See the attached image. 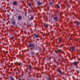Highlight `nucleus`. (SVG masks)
<instances>
[{"mask_svg": "<svg viewBox=\"0 0 80 80\" xmlns=\"http://www.w3.org/2000/svg\"><path fill=\"white\" fill-rule=\"evenodd\" d=\"M29 46L30 47V48H34V45L33 44H29Z\"/></svg>", "mask_w": 80, "mask_h": 80, "instance_id": "1", "label": "nucleus"}, {"mask_svg": "<svg viewBox=\"0 0 80 80\" xmlns=\"http://www.w3.org/2000/svg\"><path fill=\"white\" fill-rule=\"evenodd\" d=\"M58 52H60V53H62V51L61 49L59 50L58 51H57L56 52V53H58Z\"/></svg>", "mask_w": 80, "mask_h": 80, "instance_id": "2", "label": "nucleus"}, {"mask_svg": "<svg viewBox=\"0 0 80 80\" xmlns=\"http://www.w3.org/2000/svg\"><path fill=\"white\" fill-rule=\"evenodd\" d=\"M13 5H17V2L16 1H14L13 2Z\"/></svg>", "mask_w": 80, "mask_h": 80, "instance_id": "3", "label": "nucleus"}, {"mask_svg": "<svg viewBox=\"0 0 80 80\" xmlns=\"http://www.w3.org/2000/svg\"><path fill=\"white\" fill-rule=\"evenodd\" d=\"M37 3L38 5H42V3L40 2H37Z\"/></svg>", "mask_w": 80, "mask_h": 80, "instance_id": "4", "label": "nucleus"}, {"mask_svg": "<svg viewBox=\"0 0 80 80\" xmlns=\"http://www.w3.org/2000/svg\"><path fill=\"white\" fill-rule=\"evenodd\" d=\"M58 71L59 72V73H60V74H61V75H63V72H62V71L60 70H58Z\"/></svg>", "mask_w": 80, "mask_h": 80, "instance_id": "5", "label": "nucleus"}, {"mask_svg": "<svg viewBox=\"0 0 80 80\" xmlns=\"http://www.w3.org/2000/svg\"><path fill=\"white\" fill-rule=\"evenodd\" d=\"M44 26L45 27H48V25L47 24L44 23Z\"/></svg>", "mask_w": 80, "mask_h": 80, "instance_id": "6", "label": "nucleus"}, {"mask_svg": "<svg viewBox=\"0 0 80 80\" xmlns=\"http://www.w3.org/2000/svg\"><path fill=\"white\" fill-rule=\"evenodd\" d=\"M16 65H20V63H19V62H16Z\"/></svg>", "mask_w": 80, "mask_h": 80, "instance_id": "7", "label": "nucleus"}, {"mask_svg": "<svg viewBox=\"0 0 80 80\" xmlns=\"http://www.w3.org/2000/svg\"><path fill=\"white\" fill-rule=\"evenodd\" d=\"M59 42H62V38H60L59 39Z\"/></svg>", "mask_w": 80, "mask_h": 80, "instance_id": "8", "label": "nucleus"}, {"mask_svg": "<svg viewBox=\"0 0 80 80\" xmlns=\"http://www.w3.org/2000/svg\"><path fill=\"white\" fill-rule=\"evenodd\" d=\"M74 65H77L78 62H74Z\"/></svg>", "mask_w": 80, "mask_h": 80, "instance_id": "9", "label": "nucleus"}, {"mask_svg": "<svg viewBox=\"0 0 80 80\" xmlns=\"http://www.w3.org/2000/svg\"><path fill=\"white\" fill-rule=\"evenodd\" d=\"M12 25H15V22L12 21Z\"/></svg>", "mask_w": 80, "mask_h": 80, "instance_id": "10", "label": "nucleus"}, {"mask_svg": "<svg viewBox=\"0 0 80 80\" xmlns=\"http://www.w3.org/2000/svg\"><path fill=\"white\" fill-rule=\"evenodd\" d=\"M32 4L29 3V7H30V8H32V7L31 6H32Z\"/></svg>", "mask_w": 80, "mask_h": 80, "instance_id": "11", "label": "nucleus"}, {"mask_svg": "<svg viewBox=\"0 0 80 80\" xmlns=\"http://www.w3.org/2000/svg\"><path fill=\"white\" fill-rule=\"evenodd\" d=\"M54 20L55 21H57V17H56L54 18Z\"/></svg>", "mask_w": 80, "mask_h": 80, "instance_id": "12", "label": "nucleus"}, {"mask_svg": "<svg viewBox=\"0 0 80 80\" xmlns=\"http://www.w3.org/2000/svg\"><path fill=\"white\" fill-rule=\"evenodd\" d=\"M79 24L80 23L78 22H77V25H78H78H79Z\"/></svg>", "mask_w": 80, "mask_h": 80, "instance_id": "13", "label": "nucleus"}, {"mask_svg": "<svg viewBox=\"0 0 80 80\" xmlns=\"http://www.w3.org/2000/svg\"><path fill=\"white\" fill-rule=\"evenodd\" d=\"M18 19L19 20H20V15H19L18 16Z\"/></svg>", "mask_w": 80, "mask_h": 80, "instance_id": "14", "label": "nucleus"}, {"mask_svg": "<svg viewBox=\"0 0 80 80\" xmlns=\"http://www.w3.org/2000/svg\"><path fill=\"white\" fill-rule=\"evenodd\" d=\"M71 49H72V50L74 51V49H75V48H74V47H72V48H71Z\"/></svg>", "mask_w": 80, "mask_h": 80, "instance_id": "15", "label": "nucleus"}, {"mask_svg": "<svg viewBox=\"0 0 80 80\" xmlns=\"http://www.w3.org/2000/svg\"><path fill=\"white\" fill-rule=\"evenodd\" d=\"M29 67L30 68V70H32V66H31V65H29Z\"/></svg>", "mask_w": 80, "mask_h": 80, "instance_id": "16", "label": "nucleus"}, {"mask_svg": "<svg viewBox=\"0 0 80 80\" xmlns=\"http://www.w3.org/2000/svg\"><path fill=\"white\" fill-rule=\"evenodd\" d=\"M35 37L36 38H37L38 37V35H37V34L35 35Z\"/></svg>", "mask_w": 80, "mask_h": 80, "instance_id": "17", "label": "nucleus"}, {"mask_svg": "<svg viewBox=\"0 0 80 80\" xmlns=\"http://www.w3.org/2000/svg\"><path fill=\"white\" fill-rule=\"evenodd\" d=\"M31 54H32V55H34L35 54V52H32L31 53Z\"/></svg>", "mask_w": 80, "mask_h": 80, "instance_id": "18", "label": "nucleus"}, {"mask_svg": "<svg viewBox=\"0 0 80 80\" xmlns=\"http://www.w3.org/2000/svg\"><path fill=\"white\" fill-rule=\"evenodd\" d=\"M33 19V17L32 16V17H31V20H32Z\"/></svg>", "mask_w": 80, "mask_h": 80, "instance_id": "19", "label": "nucleus"}, {"mask_svg": "<svg viewBox=\"0 0 80 80\" xmlns=\"http://www.w3.org/2000/svg\"><path fill=\"white\" fill-rule=\"evenodd\" d=\"M57 7H58V8H60V6H58V5H57Z\"/></svg>", "mask_w": 80, "mask_h": 80, "instance_id": "20", "label": "nucleus"}, {"mask_svg": "<svg viewBox=\"0 0 80 80\" xmlns=\"http://www.w3.org/2000/svg\"><path fill=\"white\" fill-rule=\"evenodd\" d=\"M52 2H51V3H50V5H52Z\"/></svg>", "mask_w": 80, "mask_h": 80, "instance_id": "21", "label": "nucleus"}, {"mask_svg": "<svg viewBox=\"0 0 80 80\" xmlns=\"http://www.w3.org/2000/svg\"><path fill=\"white\" fill-rule=\"evenodd\" d=\"M12 40H13V39H14V38H13V37H12Z\"/></svg>", "mask_w": 80, "mask_h": 80, "instance_id": "22", "label": "nucleus"}, {"mask_svg": "<svg viewBox=\"0 0 80 80\" xmlns=\"http://www.w3.org/2000/svg\"><path fill=\"white\" fill-rule=\"evenodd\" d=\"M18 72H19V73H20V71H18Z\"/></svg>", "mask_w": 80, "mask_h": 80, "instance_id": "23", "label": "nucleus"}, {"mask_svg": "<svg viewBox=\"0 0 80 80\" xmlns=\"http://www.w3.org/2000/svg\"><path fill=\"white\" fill-rule=\"evenodd\" d=\"M48 80H51V79H50V78H48Z\"/></svg>", "mask_w": 80, "mask_h": 80, "instance_id": "24", "label": "nucleus"}, {"mask_svg": "<svg viewBox=\"0 0 80 80\" xmlns=\"http://www.w3.org/2000/svg\"><path fill=\"white\" fill-rule=\"evenodd\" d=\"M22 18V17H21V16L20 17V19H21Z\"/></svg>", "mask_w": 80, "mask_h": 80, "instance_id": "25", "label": "nucleus"}, {"mask_svg": "<svg viewBox=\"0 0 80 80\" xmlns=\"http://www.w3.org/2000/svg\"><path fill=\"white\" fill-rule=\"evenodd\" d=\"M19 80H20V79H19Z\"/></svg>", "mask_w": 80, "mask_h": 80, "instance_id": "26", "label": "nucleus"}, {"mask_svg": "<svg viewBox=\"0 0 80 80\" xmlns=\"http://www.w3.org/2000/svg\"><path fill=\"white\" fill-rule=\"evenodd\" d=\"M47 60H48V59H47Z\"/></svg>", "mask_w": 80, "mask_h": 80, "instance_id": "27", "label": "nucleus"}, {"mask_svg": "<svg viewBox=\"0 0 80 80\" xmlns=\"http://www.w3.org/2000/svg\"><path fill=\"white\" fill-rule=\"evenodd\" d=\"M19 58H20L19 57Z\"/></svg>", "mask_w": 80, "mask_h": 80, "instance_id": "28", "label": "nucleus"}, {"mask_svg": "<svg viewBox=\"0 0 80 80\" xmlns=\"http://www.w3.org/2000/svg\"><path fill=\"white\" fill-rule=\"evenodd\" d=\"M19 36H20V35H19Z\"/></svg>", "mask_w": 80, "mask_h": 80, "instance_id": "29", "label": "nucleus"}]
</instances>
